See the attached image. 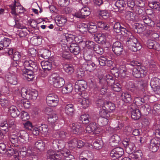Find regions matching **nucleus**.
<instances>
[{
	"instance_id": "1",
	"label": "nucleus",
	"mask_w": 160,
	"mask_h": 160,
	"mask_svg": "<svg viewBox=\"0 0 160 160\" xmlns=\"http://www.w3.org/2000/svg\"><path fill=\"white\" fill-rule=\"evenodd\" d=\"M45 142L41 140H38L34 144V147L30 146L28 149V152L31 156H36L38 152H42L45 149Z\"/></svg>"
},
{
	"instance_id": "2",
	"label": "nucleus",
	"mask_w": 160,
	"mask_h": 160,
	"mask_svg": "<svg viewBox=\"0 0 160 160\" xmlns=\"http://www.w3.org/2000/svg\"><path fill=\"white\" fill-rule=\"evenodd\" d=\"M5 78L7 82L2 81L0 82V88L4 92H6L8 90V83L11 84L16 85L17 84V79L15 74L11 75L10 73L5 76Z\"/></svg>"
},
{
	"instance_id": "3",
	"label": "nucleus",
	"mask_w": 160,
	"mask_h": 160,
	"mask_svg": "<svg viewBox=\"0 0 160 160\" xmlns=\"http://www.w3.org/2000/svg\"><path fill=\"white\" fill-rule=\"evenodd\" d=\"M126 44L128 48L132 52H137L140 50L142 48L140 43L138 42L137 39L132 35L131 36L127 39Z\"/></svg>"
},
{
	"instance_id": "4",
	"label": "nucleus",
	"mask_w": 160,
	"mask_h": 160,
	"mask_svg": "<svg viewBox=\"0 0 160 160\" xmlns=\"http://www.w3.org/2000/svg\"><path fill=\"white\" fill-rule=\"evenodd\" d=\"M85 46L88 49H85L83 51V55L84 58H87L88 60H92L93 56V50H92L96 44L92 41L90 40H85Z\"/></svg>"
},
{
	"instance_id": "5",
	"label": "nucleus",
	"mask_w": 160,
	"mask_h": 160,
	"mask_svg": "<svg viewBox=\"0 0 160 160\" xmlns=\"http://www.w3.org/2000/svg\"><path fill=\"white\" fill-rule=\"evenodd\" d=\"M126 86L128 90L136 94L143 92L144 90L143 85L139 82L134 83L132 81H128Z\"/></svg>"
},
{
	"instance_id": "6",
	"label": "nucleus",
	"mask_w": 160,
	"mask_h": 160,
	"mask_svg": "<svg viewBox=\"0 0 160 160\" xmlns=\"http://www.w3.org/2000/svg\"><path fill=\"white\" fill-rule=\"evenodd\" d=\"M126 86L128 90L136 94L143 92L144 90L143 85L139 82L134 83L132 81H128Z\"/></svg>"
},
{
	"instance_id": "7",
	"label": "nucleus",
	"mask_w": 160,
	"mask_h": 160,
	"mask_svg": "<svg viewBox=\"0 0 160 160\" xmlns=\"http://www.w3.org/2000/svg\"><path fill=\"white\" fill-rule=\"evenodd\" d=\"M49 80L50 83L56 88H60L65 84V81L63 78L60 77L58 74L55 73L52 75Z\"/></svg>"
},
{
	"instance_id": "8",
	"label": "nucleus",
	"mask_w": 160,
	"mask_h": 160,
	"mask_svg": "<svg viewBox=\"0 0 160 160\" xmlns=\"http://www.w3.org/2000/svg\"><path fill=\"white\" fill-rule=\"evenodd\" d=\"M101 130V128L99 125L95 122H91L86 127L85 131H84L88 133L98 134Z\"/></svg>"
},
{
	"instance_id": "9",
	"label": "nucleus",
	"mask_w": 160,
	"mask_h": 160,
	"mask_svg": "<svg viewBox=\"0 0 160 160\" xmlns=\"http://www.w3.org/2000/svg\"><path fill=\"white\" fill-rule=\"evenodd\" d=\"M46 102L48 106L54 107L58 104L59 99L58 96L54 93L49 94L46 98Z\"/></svg>"
},
{
	"instance_id": "10",
	"label": "nucleus",
	"mask_w": 160,
	"mask_h": 160,
	"mask_svg": "<svg viewBox=\"0 0 160 160\" xmlns=\"http://www.w3.org/2000/svg\"><path fill=\"white\" fill-rule=\"evenodd\" d=\"M146 72L144 67L138 65L133 69L132 74L135 78H139L144 77Z\"/></svg>"
},
{
	"instance_id": "11",
	"label": "nucleus",
	"mask_w": 160,
	"mask_h": 160,
	"mask_svg": "<svg viewBox=\"0 0 160 160\" xmlns=\"http://www.w3.org/2000/svg\"><path fill=\"white\" fill-rule=\"evenodd\" d=\"M41 65L43 71L41 73V76L42 77H45L48 75L52 68L51 62L48 61H43L41 62Z\"/></svg>"
},
{
	"instance_id": "12",
	"label": "nucleus",
	"mask_w": 160,
	"mask_h": 160,
	"mask_svg": "<svg viewBox=\"0 0 160 160\" xmlns=\"http://www.w3.org/2000/svg\"><path fill=\"white\" fill-rule=\"evenodd\" d=\"M150 85L156 94L160 95V79L157 77L152 78Z\"/></svg>"
},
{
	"instance_id": "13",
	"label": "nucleus",
	"mask_w": 160,
	"mask_h": 160,
	"mask_svg": "<svg viewBox=\"0 0 160 160\" xmlns=\"http://www.w3.org/2000/svg\"><path fill=\"white\" fill-rule=\"evenodd\" d=\"M13 16L11 18L12 20L10 22V25L11 26H14L17 28L22 29L24 28L21 23L20 21V17L18 14L12 15Z\"/></svg>"
},
{
	"instance_id": "14",
	"label": "nucleus",
	"mask_w": 160,
	"mask_h": 160,
	"mask_svg": "<svg viewBox=\"0 0 160 160\" xmlns=\"http://www.w3.org/2000/svg\"><path fill=\"white\" fill-rule=\"evenodd\" d=\"M160 143V139L158 138H153L150 142L149 148L152 152H156L159 148Z\"/></svg>"
},
{
	"instance_id": "15",
	"label": "nucleus",
	"mask_w": 160,
	"mask_h": 160,
	"mask_svg": "<svg viewBox=\"0 0 160 160\" xmlns=\"http://www.w3.org/2000/svg\"><path fill=\"white\" fill-rule=\"evenodd\" d=\"M22 62L23 63V66L25 68H30L34 70H36L38 68V66L35 62L31 60L30 58H26L25 56V58Z\"/></svg>"
},
{
	"instance_id": "16",
	"label": "nucleus",
	"mask_w": 160,
	"mask_h": 160,
	"mask_svg": "<svg viewBox=\"0 0 160 160\" xmlns=\"http://www.w3.org/2000/svg\"><path fill=\"white\" fill-rule=\"evenodd\" d=\"M124 153L123 148L119 147L115 148L110 152V156L114 159L120 157Z\"/></svg>"
},
{
	"instance_id": "17",
	"label": "nucleus",
	"mask_w": 160,
	"mask_h": 160,
	"mask_svg": "<svg viewBox=\"0 0 160 160\" xmlns=\"http://www.w3.org/2000/svg\"><path fill=\"white\" fill-rule=\"evenodd\" d=\"M107 34L103 33H99L96 34L94 36L95 41L99 44H105L106 42V36Z\"/></svg>"
},
{
	"instance_id": "18",
	"label": "nucleus",
	"mask_w": 160,
	"mask_h": 160,
	"mask_svg": "<svg viewBox=\"0 0 160 160\" xmlns=\"http://www.w3.org/2000/svg\"><path fill=\"white\" fill-rule=\"evenodd\" d=\"M99 114L101 117L104 118L103 120L105 121V122L102 125H104L107 124L110 117V114L108 110L106 109L105 106H103L102 108L100 109Z\"/></svg>"
},
{
	"instance_id": "19",
	"label": "nucleus",
	"mask_w": 160,
	"mask_h": 160,
	"mask_svg": "<svg viewBox=\"0 0 160 160\" xmlns=\"http://www.w3.org/2000/svg\"><path fill=\"white\" fill-rule=\"evenodd\" d=\"M112 48L113 52L118 56L121 55L123 52V47L121 43L118 41L113 44Z\"/></svg>"
},
{
	"instance_id": "20",
	"label": "nucleus",
	"mask_w": 160,
	"mask_h": 160,
	"mask_svg": "<svg viewBox=\"0 0 160 160\" xmlns=\"http://www.w3.org/2000/svg\"><path fill=\"white\" fill-rule=\"evenodd\" d=\"M87 88L86 82L82 80L78 81L75 85V89L76 92L84 91Z\"/></svg>"
},
{
	"instance_id": "21",
	"label": "nucleus",
	"mask_w": 160,
	"mask_h": 160,
	"mask_svg": "<svg viewBox=\"0 0 160 160\" xmlns=\"http://www.w3.org/2000/svg\"><path fill=\"white\" fill-rule=\"evenodd\" d=\"M19 140L22 143H25L28 140V133L24 130H20L17 132Z\"/></svg>"
},
{
	"instance_id": "22",
	"label": "nucleus",
	"mask_w": 160,
	"mask_h": 160,
	"mask_svg": "<svg viewBox=\"0 0 160 160\" xmlns=\"http://www.w3.org/2000/svg\"><path fill=\"white\" fill-rule=\"evenodd\" d=\"M62 152H63V151H61V154L56 153L52 150H50L48 151V157L51 160H62L63 157L62 155Z\"/></svg>"
},
{
	"instance_id": "23",
	"label": "nucleus",
	"mask_w": 160,
	"mask_h": 160,
	"mask_svg": "<svg viewBox=\"0 0 160 160\" xmlns=\"http://www.w3.org/2000/svg\"><path fill=\"white\" fill-rule=\"evenodd\" d=\"M75 37L71 34H65L63 36L62 38L60 40V43L63 45H67L68 43H73L74 40L75 41Z\"/></svg>"
},
{
	"instance_id": "24",
	"label": "nucleus",
	"mask_w": 160,
	"mask_h": 160,
	"mask_svg": "<svg viewBox=\"0 0 160 160\" xmlns=\"http://www.w3.org/2000/svg\"><path fill=\"white\" fill-rule=\"evenodd\" d=\"M142 155L141 151L138 150L131 154L129 155L128 157H125L121 160H132L131 159L136 160H141L142 158Z\"/></svg>"
},
{
	"instance_id": "25",
	"label": "nucleus",
	"mask_w": 160,
	"mask_h": 160,
	"mask_svg": "<svg viewBox=\"0 0 160 160\" xmlns=\"http://www.w3.org/2000/svg\"><path fill=\"white\" fill-rule=\"evenodd\" d=\"M29 68V69L25 68L23 70V75L24 76L26 79L29 81H32L34 78L33 72L32 69Z\"/></svg>"
},
{
	"instance_id": "26",
	"label": "nucleus",
	"mask_w": 160,
	"mask_h": 160,
	"mask_svg": "<svg viewBox=\"0 0 160 160\" xmlns=\"http://www.w3.org/2000/svg\"><path fill=\"white\" fill-rule=\"evenodd\" d=\"M85 58L88 61L86 62L83 65L82 67L87 71L89 72L93 71L96 68L95 64L92 62L90 61L91 60H88L87 58Z\"/></svg>"
},
{
	"instance_id": "27",
	"label": "nucleus",
	"mask_w": 160,
	"mask_h": 160,
	"mask_svg": "<svg viewBox=\"0 0 160 160\" xmlns=\"http://www.w3.org/2000/svg\"><path fill=\"white\" fill-rule=\"evenodd\" d=\"M125 18L127 20L132 22H137L139 21L138 16H136L135 14L132 12L129 11L126 12Z\"/></svg>"
},
{
	"instance_id": "28",
	"label": "nucleus",
	"mask_w": 160,
	"mask_h": 160,
	"mask_svg": "<svg viewBox=\"0 0 160 160\" xmlns=\"http://www.w3.org/2000/svg\"><path fill=\"white\" fill-rule=\"evenodd\" d=\"M65 113L69 116H72L75 111L74 105L70 103L66 104L64 107Z\"/></svg>"
},
{
	"instance_id": "29",
	"label": "nucleus",
	"mask_w": 160,
	"mask_h": 160,
	"mask_svg": "<svg viewBox=\"0 0 160 160\" xmlns=\"http://www.w3.org/2000/svg\"><path fill=\"white\" fill-rule=\"evenodd\" d=\"M68 135V134L65 131L59 130L53 132L52 136L57 138H60L63 139L67 137Z\"/></svg>"
},
{
	"instance_id": "30",
	"label": "nucleus",
	"mask_w": 160,
	"mask_h": 160,
	"mask_svg": "<svg viewBox=\"0 0 160 160\" xmlns=\"http://www.w3.org/2000/svg\"><path fill=\"white\" fill-rule=\"evenodd\" d=\"M153 29V28H151L148 30L147 31V34L150 36V38L152 39H155L156 41H160V34L159 35L157 32H155L158 30V28L157 30L155 31H154Z\"/></svg>"
},
{
	"instance_id": "31",
	"label": "nucleus",
	"mask_w": 160,
	"mask_h": 160,
	"mask_svg": "<svg viewBox=\"0 0 160 160\" xmlns=\"http://www.w3.org/2000/svg\"><path fill=\"white\" fill-rule=\"evenodd\" d=\"M26 154V151L21 150L19 152L15 150L13 156L16 160H21V158L24 157Z\"/></svg>"
},
{
	"instance_id": "32",
	"label": "nucleus",
	"mask_w": 160,
	"mask_h": 160,
	"mask_svg": "<svg viewBox=\"0 0 160 160\" xmlns=\"http://www.w3.org/2000/svg\"><path fill=\"white\" fill-rule=\"evenodd\" d=\"M11 116L13 118L18 117L20 114V112L15 106H12L8 108Z\"/></svg>"
},
{
	"instance_id": "33",
	"label": "nucleus",
	"mask_w": 160,
	"mask_h": 160,
	"mask_svg": "<svg viewBox=\"0 0 160 160\" xmlns=\"http://www.w3.org/2000/svg\"><path fill=\"white\" fill-rule=\"evenodd\" d=\"M62 56L63 58H65L67 59H69L70 58V55H69V52H68L69 49L67 45H62Z\"/></svg>"
},
{
	"instance_id": "34",
	"label": "nucleus",
	"mask_w": 160,
	"mask_h": 160,
	"mask_svg": "<svg viewBox=\"0 0 160 160\" xmlns=\"http://www.w3.org/2000/svg\"><path fill=\"white\" fill-rule=\"evenodd\" d=\"M118 72L119 76L124 78L128 72L126 66L124 65H120L118 68Z\"/></svg>"
},
{
	"instance_id": "35",
	"label": "nucleus",
	"mask_w": 160,
	"mask_h": 160,
	"mask_svg": "<svg viewBox=\"0 0 160 160\" xmlns=\"http://www.w3.org/2000/svg\"><path fill=\"white\" fill-rule=\"evenodd\" d=\"M11 42L10 39L4 37L0 41V50L4 49V48H7L8 46Z\"/></svg>"
},
{
	"instance_id": "36",
	"label": "nucleus",
	"mask_w": 160,
	"mask_h": 160,
	"mask_svg": "<svg viewBox=\"0 0 160 160\" xmlns=\"http://www.w3.org/2000/svg\"><path fill=\"white\" fill-rule=\"evenodd\" d=\"M125 142L126 146L125 147V150L126 152L128 153L129 155L133 153V151L135 150V146L134 144L132 143H128L127 142H123V143ZM123 144H125L124 143Z\"/></svg>"
},
{
	"instance_id": "37",
	"label": "nucleus",
	"mask_w": 160,
	"mask_h": 160,
	"mask_svg": "<svg viewBox=\"0 0 160 160\" xmlns=\"http://www.w3.org/2000/svg\"><path fill=\"white\" fill-rule=\"evenodd\" d=\"M69 49L71 53L75 55L78 54L80 52L79 47L74 43H71Z\"/></svg>"
},
{
	"instance_id": "38",
	"label": "nucleus",
	"mask_w": 160,
	"mask_h": 160,
	"mask_svg": "<svg viewBox=\"0 0 160 160\" xmlns=\"http://www.w3.org/2000/svg\"><path fill=\"white\" fill-rule=\"evenodd\" d=\"M11 58L14 61H18L20 59L24 60L25 58V56L22 53L18 52H15L11 56Z\"/></svg>"
},
{
	"instance_id": "39",
	"label": "nucleus",
	"mask_w": 160,
	"mask_h": 160,
	"mask_svg": "<svg viewBox=\"0 0 160 160\" xmlns=\"http://www.w3.org/2000/svg\"><path fill=\"white\" fill-rule=\"evenodd\" d=\"M81 125L79 123H72L70 127L72 131L74 133L80 131L82 132L83 129L81 127Z\"/></svg>"
},
{
	"instance_id": "40",
	"label": "nucleus",
	"mask_w": 160,
	"mask_h": 160,
	"mask_svg": "<svg viewBox=\"0 0 160 160\" xmlns=\"http://www.w3.org/2000/svg\"><path fill=\"white\" fill-rule=\"evenodd\" d=\"M63 68L64 71L69 74L73 73L74 70L73 66L71 64H64L63 65Z\"/></svg>"
},
{
	"instance_id": "41",
	"label": "nucleus",
	"mask_w": 160,
	"mask_h": 160,
	"mask_svg": "<svg viewBox=\"0 0 160 160\" xmlns=\"http://www.w3.org/2000/svg\"><path fill=\"white\" fill-rule=\"evenodd\" d=\"M141 114L140 110L138 109H135L132 112L131 116L133 119L137 120L140 118Z\"/></svg>"
},
{
	"instance_id": "42",
	"label": "nucleus",
	"mask_w": 160,
	"mask_h": 160,
	"mask_svg": "<svg viewBox=\"0 0 160 160\" xmlns=\"http://www.w3.org/2000/svg\"><path fill=\"white\" fill-rule=\"evenodd\" d=\"M142 20L147 26L152 27L154 25V21L148 16H143L142 17Z\"/></svg>"
},
{
	"instance_id": "43",
	"label": "nucleus",
	"mask_w": 160,
	"mask_h": 160,
	"mask_svg": "<svg viewBox=\"0 0 160 160\" xmlns=\"http://www.w3.org/2000/svg\"><path fill=\"white\" fill-rule=\"evenodd\" d=\"M78 102L82 105V107L85 108L88 107L90 103L88 99L83 98H79Z\"/></svg>"
},
{
	"instance_id": "44",
	"label": "nucleus",
	"mask_w": 160,
	"mask_h": 160,
	"mask_svg": "<svg viewBox=\"0 0 160 160\" xmlns=\"http://www.w3.org/2000/svg\"><path fill=\"white\" fill-rule=\"evenodd\" d=\"M38 96V92L36 90H32L30 92L29 95H28L27 99L32 100L36 99Z\"/></svg>"
},
{
	"instance_id": "45",
	"label": "nucleus",
	"mask_w": 160,
	"mask_h": 160,
	"mask_svg": "<svg viewBox=\"0 0 160 160\" xmlns=\"http://www.w3.org/2000/svg\"><path fill=\"white\" fill-rule=\"evenodd\" d=\"M98 14L100 18L104 19L108 18L110 15L108 10H100Z\"/></svg>"
},
{
	"instance_id": "46",
	"label": "nucleus",
	"mask_w": 160,
	"mask_h": 160,
	"mask_svg": "<svg viewBox=\"0 0 160 160\" xmlns=\"http://www.w3.org/2000/svg\"><path fill=\"white\" fill-rule=\"evenodd\" d=\"M21 6V5L18 0H14L13 5H11L10 6V7L11 8V12L12 14L15 15V14H18L16 13V8Z\"/></svg>"
},
{
	"instance_id": "47",
	"label": "nucleus",
	"mask_w": 160,
	"mask_h": 160,
	"mask_svg": "<svg viewBox=\"0 0 160 160\" xmlns=\"http://www.w3.org/2000/svg\"><path fill=\"white\" fill-rule=\"evenodd\" d=\"M62 155L63 157L62 160H72L74 157L68 151L66 152L63 151V152H62Z\"/></svg>"
},
{
	"instance_id": "48",
	"label": "nucleus",
	"mask_w": 160,
	"mask_h": 160,
	"mask_svg": "<svg viewBox=\"0 0 160 160\" xmlns=\"http://www.w3.org/2000/svg\"><path fill=\"white\" fill-rule=\"evenodd\" d=\"M122 100L126 102H130L131 100V98L130 94L128 92H123L121 95Z\"/></svg>"
},
{
	"instance_id": "49",
	"label": "nucleus",
	"mask_w": 160,
	"mask_h": 160,
	"mask_svg": "<svg viewBox=\"0 0 160 160\" xmlns=\"http://www.w3.org/2000/svg\"><path fill=\"white\" fill-rule=\"evenodd\" d=\"M108 87H110L112 90L115 92H119L121 90V85L118 83L115 84L114 82L113 84H111L108 85Z\"/></svg>"
},
{
	"instance_id": "50",
	"label": "nucleus",
	"mask_w": 160,
	"mask_h": 160,
	"mask_svg": "<svg viewBox=\"0 0 160 160\" xmlns=\"http://www.w3.org/2000/svg\"><path fill=\"white\" fill-rule=\"evenodd\" d=\"M121 34L123 35L124 37H127V39L130 37L131 36H132V33L131 32L125 28L123 27H121L120 29V32Z\"/></svg>"
},
{
	"instance_id": "51",
	"label": "nucleus",
	"mask_w": 160,
	"mask_h": 160,
	"mask_svg": "<svg viewBox=\"0 0 160 160\" xmlns=\"http://www.w3.org/2000/svg\"><path fill=\"white\" fill-rule=\"evenodd\" d=\"M103 106H106L109 109L111 112H113L115 109L116 106L115 104L110 101H108L106 102H105L103 104Z\"/></svg>"
},
{
	"instance_id": "52",
	"label": "nucleus",
	"mask_w": 160,
	"mask_h": 160,
	"mask_svg": "<svg viewBox=\"0 0 160 160\" xmlns=\"http://www.w3.org/2000/svg\"><path fill=\"white\" fill-rule=\"evenodd\" d=\"M120 140V138L116 134H115L111 137L110 139V142L111 143H114L115 146L117 145L118 142Z\"/></svg>"
},
{
	"instance_id": "53",
	"label": "nucleus",
	"mask_w": 160,
	"mask_h": 160,
	"mask_svg": "<svg viewBox=\"0 0 160 160\" xmlns=\"http://www.w3.org/2000/svg\"><path fill=\"white\" fill-rule=\"evenodd\" d=\"M9 140L12 144H14V145H17V143L19 140L17 133L16 134L11 135L9 137Z\"/></svg>"
},
{
	"instance_id": "54",
	"label": "nucleus",
	"mask_w": 160,
	"mask_h": 160,
	"mask_svg": "<svg viewBox=\"0 0 160 160\" xmlns=\"http://www.w3.org/2000/svg\"><path fill=\"white\" fill-rule=\"evenodd\" d=\"M79 30L82 33L88 31V25L86 24L82 23L79 25Z\"/></svg>"
},
{
	"instance_id": "55",
	"label": "nucleus",
	"mask_w": 160,
	"mask_h": 160,
	"mask_svg": "<svg viewBox=\"0 0 160 160\" xmlns=\"http://www.w3.org/2000/svg\"><path fill=\"white\" fill-rule=\"evenodd\" d=\"M97 30V26L93 23H91L88 27V31L90 33L96 32Z\"/></svg>"
},
{
	"instance_id": "56",
	"label": "nucleus",
	"mask_w": 160,
	"mask_h": 160,
	"mask_svg": "<svg viewBox=\"0 0 160 160\" xmlns=\"http://www.w3.org/2000/svg\"><path fill=\"white\" fill-rule=\"evenodd\" d=\"M89 116L88 114L82 115L80 117V120L83 124H86L89 122Z\"/></svg>"
},
{
	"instance_id": "57",
	"label": "nucleus",
	"mask_w": 160,
	"mask_h": 160,
	"mask_svg": "<svg viewBox=\"0 0 160 160\" xmlns=\"http://www.w3.org/2000/svg\"><path fill=\"white\" fill-rule=\"evenodd\" d=\"M72 89V85L71 83H69L66 85L62 88V91L65 93H68L71 92Z\"/></svg>"
},
{
	"instance_id": "58",
	"label": "nucleus",
	"mask_w": 160,
	"mask_h": 160,
	"mask_svg": "<svg viewBox=\"0 0 160 160\" xmlns=\"http://www.w3.org/2000/svg\"><path fill=\"white\" fill-rule=\"evenodd\" d=\"M30 91L27 89L23 87L21 90L22 97L24 98L27 99L28 95H29Z\"/></svg>"
},
{
	"instance_id": "59",
	"label": "nucleus",
	"mask_w": 160,
	"mask_h": 160,
	"mask_svg": "<svg viewBox=\"0 0 160 160\" xmlns=\"http://www.w3.org/2000/svg\"><path fill=\"white\" fill-rule=\"evenodd\" d=\"M105 79L106 80V83L108 86L111 84H113L114 82V80L112 75L109 74H107L105 77Z\"/></svg>"
},
{
	"instance_id": "60",
	"label": "nucleus",
	"mask_w": 160,
	"mask_h": 160,
	"mask_svg": "<svg viewBox=\"0 0 160 160\" xmlns=\"http://www.w3.org/2000/svg\"><path fill=\"white\" fill-rule=\"evenodd\" d=\"M92 50H93V54H94V52L99 54H102L103 52L102 48L98 44H96Z\"/></svg>"
},
{
	"instance_id": "61",
	"label": "nucleus",
	"mask_w": 160,
	"mask_h": 160,
	"mask_svg": "<svg viewBox=\"0 0 160 160\" xmlns=\"http://www.w3.org/2000/svg\"><path fill=\"white\" fill-rule=\"evenodd\" d=\"M81 12L83 15L84 18H85L86 17L90 15V12L89 11V9L87 7H84L81 9Z\"/></svg>"
},
{
	"instance_id": "62",
	"label": "nucleus",
	"mask_w": 160,
	"mask_h": 160,
	"mask_svg": "<svg viewBox=\"0 0 160 160\" xmlns=\"http://www.w3.org/2000/svg\"><path fill=\"white\" fill-rule=\"evenodd\" d=\"M58 118L55 114H53L48 118V121L52 125L54 124L58 120Z\"/></svg>"
},
{
	"instance_id": "63",
	"label": "nucleus",
	"mask_w": 160,
	"mask_h": 160,
	"mask_svg": "<svg viewBox=\"0 0 160 160\" xmlns=\"http://www.w3.org/2000/svg\"><path fill=\"white\" fill-rule=\"evenodd\" d=\"M125 2L123 0H118L115 4V6L118 9L125 6Z\"/></svg>"
},
{
	"instance_id": "64",
	"label": "nucleus",
	"mask_w": 160,
	"mask_h": 160,
	"mask_svg": "<svg viewBox=\"0 0 160 160\" xmlns=\"http://www.w3.org/2000/svg\"><path fill=\"white\" fill-rule=\"evenodd\" d=\"M113 30L114 32L118 33L120 32V29L122 27L119 22H115L113 24Z\"/></svg>"
}]
</instances>
